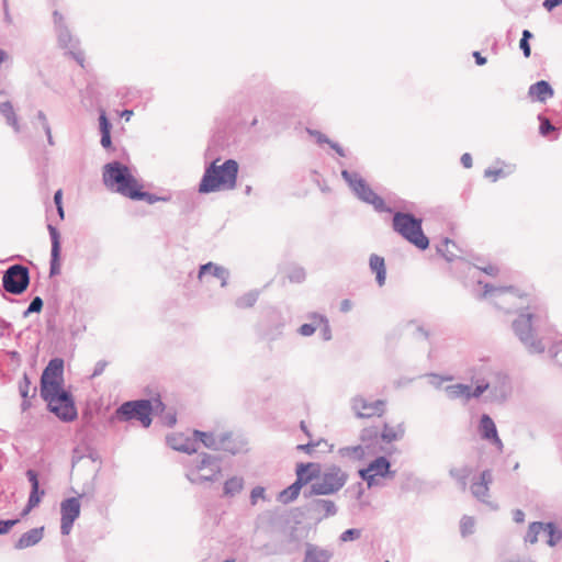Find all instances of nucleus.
<instances>
[{"instance_id": "nucleus-29", "label": "nucleus", "mask_w": 562, "mask_h": 562, "mask_svg": "<svg viewBox=\"0 0 562 562\" xmlns=\"http://www.w3.org/2000/svg\"><path fill=\"white\" fill-rule=\"evenodd\" d=\"M370 270L375 273V281L379 286H383L386 281V266L382 256L371 254L369 257Z\"/></svg>"}, {"instance_id": "nucleus-26", "label": "nucleus", "mask_w": 562, "mask_h": 562, "mask_svg": "<svg viewBox=\"0 0 562 562\" xmlns=\"http://www.w3.org/2000/svg\"><path fill=\"white\" fill-rule=\"evenodd\" d=\"M528 95L535 101L544 103L554 95V90L549 81L539 80L529 87Z\"/></svg>"}, {"instance_id": "nucleus-63", "label": "nucleus", "mask_w": 562, "mask_h": 562, "mask_svg": "<svg viewBox=\"0 0 562 562\" xmlns=\"http://www.w3.org/2000/svg\"><path fill=\"white\" fill-rule=\"evenodd\" d=\"M162 425L173 427L177 423V414L175 411H168L160 414Z\"/></svg>"}, {"instance_id": "nucleus-62", "label": "nucleus", "mask_w": 562, "mask_h": 562, "mask_svg": "<svg viewBox=\"0 0 562 562\" xmlns=\"http://www.w3.org/2000/svg\"><path fill=\"white\" fill-rule=\"evenodd\" d=\"M473 266L479 269L480 271L484 272L485 274L490 276V277H496L499 272V269L497 266L491 263V262H486L485 265L483 266H480V265H476V263H473Z\"/></svg>"}, {"instance_id": "nucleus-18", "label": "nucleus", "mask_w": 562, "mask_h": 562, "mask_svg": "<svg viewBox=\"0 0 562 562\" xmlns=\"http://www.w3.org/2000/svg\"><path fill=\"white\" fill-rule=\"evenodd\" d=\"M479 434L483 440L491 442L498 449L503 448V442L493 418L488 414H482L477 426Z\"/></svg>"}, {"instance_id": "nucleus-47", "label": "nucleus", "mask_w": 562, "mask_h": 562, "mask_svg": "<svg viewBox=\"0 0 562 562\" xmlns=\"http://www.w3.org/2000/svg\"><path fill=\"white\" fill-rule=\"evenodd\" d=\"M543 529V521H532L528 526V530L524 538L525 542L535 544L538 542V536Z\"/></svg>"}, {"instance_id": "nucleus-60", "label": "nucleus", "mask_w": 562, "mask_h": 562, "mask_svg": "<svg viewBox=\"0 0 562 562\" xmlns=\"http://www.w3.org/2000/svg\"><path fill=\"white\" fill-rule=\"evenodd\" d=\"M549 353L557 364L562 367V341L554 342L549 348Z\"/></svg>"}, {"instance_id": "nucleus-9", "label": "nucleus", "mask_w": 562, "mask_h": 562, "mask_svg": "<svg viewBox=\"0 0 562 562\" xmlns=\"http://www.w3.org/2000/svg\"><path fill=\"white\" fill-rule=\"evenodd\" d=\"M30 270L21 263L11 265L2 276L3 289L13 295L23 294L30 285Z\"/></svg>"}, {"instance_id": "nucleus-38", "label": "nucleus", "mask_w": 562, "mask_h": 562, "mask_svg": "<svg viewBox=\"0 0 562 562\" xmlns=\"http://www.w3.org/2000/svg\"><path fill=\"white\" fill-rule=\"evenodd\" d=\"M471 472H472V470L465 465L462 468H451L449 470V475L451 479H453L457 482L460 490L464 492L468 487V479H469Z\"/></svg>"}, {"instance_id": "nucleus-43", "label": "nucleus", "mask_w": 562, "mask_h": 562, "mask_svg": "<svg viewBox=\"0 0 562 562\" xmlns=\"http://www.w3.org/2000/svg\"><path fill=\"white\" fill-rule=\"evenodd\" d=\"M259 293L257 291H249L241 296L237 297L235 305L237 308L245 310L252 307L258 301Z\"/></svg>"}, {"instance_id": "nucleus-19", "label": "nucleus", "mask_w": 562, "mask_h": 562, "mask_svg": "<svg viewBox=\"0 0 562 562\" xmlns=\"http://www.w3.org/2000/svg\"><path fill=\"white\" fill-rule=\"evenodd\" d=\"M222 459L218 456L201 452L198 458L192 461L188 470L204 471L209 470L210 473H222L221 468Z\"/></svg>"}, {"instance_id": "nucleus-35", "label": "nucleus", "mask_w": 562, "mask_h": 562, "mask_svg": "<svg viewBox=\"0 0 562 562\" xmlns=\"http://www.w3.org/2000/svg\"><path fill=\"white\" fill-rule=\"evenodd\" d=\"M302 488L304 487L294 480L293 483L279 493L278 501L285 505L293 503L300 496Z\"/></svg>"}, {"instance_id": "nucleus-55", "label": "nucleus", "mask_w": 562, "mask_h": 562, "mask_svg": "<svg viewBox=\"0 0 562 562\" xmlns=\"http://www.w3.org/2000/svg\"><path fill=\"white\" fill-rule=\"evenodd\" d=\"M358 475L362 481L367 483L369 488L376 486L379 484L376 480L378 475L373 474L371 471L364 468L358 470Z\"/></svg>"}, {"instance_id": "nucleus-21", "label": "nucleus", "mask_w": 562, "mask_h": 562, "mask_svg": "<svg viewBox=\"0 0 562 562\" xmlns=\"http://www.w3.org/2000/svg\"><path fill=\"white\" fill-rule=\"evenodd\" d=\"M493 482L492 471L485 469L480 473L479 480L474 481L471 485L472 495L481 502H485L488 496L490 485Z\"/></svg>"}, {"instance_id": "nucleus-22", "label": "nucleus", "mask_w": 562, "mask_h": 562, "mask_svg": "<svg viewBox=\"0 0 562 562\" xmlns=\"http://www.w3.org/2000/svg\"><path fill=\"white\" fill-rule=\"evenodd\" d=\"M391 467V460L386 456H379L374 458L372 461H370L364 469L371 471L379 477L394 479L396 472L392 470Z\"/></svg>"}, {"instance_id": "nucleus-7", "label": "nucleus", "mask_w": 562, "mask_h": 562, "mask_svg": "<svg viewBox=\"0 0 562 562\" xmlns=\"http://www.w3.org/2000/svg\"><path fill=\"white\" fill-rule=\"evenodd\" d=\"M341 178L348 184L351 192L362 202L370 204L379 213H392L393 209L387 206L384 199L379 195L364 178L357 171L341 170Z\"/></svg>"}, {"instance_id": "nucleus-39", "label": "nucleus", "mask_w": 562, "mask_h": 562, "mask_svg": "<svg viewBox=\"0 0 562 562\" xmlns=\"http://www.w3.org/2000/svg\"><path fill=\"white\" fill-rule=\"evenodd\" d=\"M338 453L342 458L347 457L355 461H362L367 456L366 447L362 445L341 447L339 448Z\"/></svg>"}, {"instance_id": "nucleus-30", "label": "nucleus", "mask_w": 562, "mask_h": 562, "mask_svg": "<svg viewBox=\"0 0 562 562\" xmlns=\"http://www.w3.org/2000/svg\"><path fill=\"white\" fill-rule=\"evenodd\" d=\"M245 486V480L239 475H232L223 483V493L221 497L223 498H233L241 491Z\"/></svg>"}, {"instance_id": "nucleus-54", "label": "nucleus", "mask_w": 562, "mask_h": 562, "mask_svg": "<svg viewBox=\"0 0 562 562\" xmlns=\"http://www.w3.org/2000/svg\"><path fill=\"white\" fill-rule=\"evenodd\" d=\"M491 385L488 384V381H485L484 379L476 381L475 386H471V398H479L481 397L486 391L490 392Z\"/></svg>"}, {"instance_id": "nucleus-4", "label": "nucleus", "mask_w": 562, "mask_h": 562, "mask_svg": "<svg viewBox=\"0 0 562 562\" xmlns=\"http://www.w3.org/2000/svg\"><path fill=\"white\" fill-rule=\"evenodd\" d=\"M392 229L420 251L429 248L430 240L423 229V218L412 212H392Z\"/></svg>"}, {"instance_id": "nucleus-57", "label": "nucleus", "mask_w": 562, "mask_h": 562, "mask_svg": "<svg viewBox=\"0 0 562 562\" xmlns=\"http://www.w3.org/2000/svg\"><path fill=\"white\" fill-rule=\"evenodd\" d=\"M452 245L453 247H456V243L453 240H451L450 238L446 237L443 240H442V245L441 246H437V252L442 255V257L448 261V262H452L457 256L450 251H445L443 250V246L447 247L448 245Z\"/></svg>"}, {"instance_id": "nucleus-61", "label": "nucleus", "mask_w": 562, "mask_h": 562, "mask_svg": "<svg viewBox=\"0 0 562 562\" xmlns=\"http://www.w3.org/2000/svg\"><path fill=\"white\" fill-rule=\"evenodd\" d=\"M18 524H20V518L0 519V536L8 535Z\"/></svg>"}, {"instance_id": "nucleus-53", "label": "nucleus", "mask_w": 562, "mask_h": 562, "mask_svg": "<svg viewBox=\"0 0 562 562\" xmlns=\"http://www.w3.org/2000/svg\"><path fill=\"white\" fill-rule=\"evenodd\" d=\"M474 519L473 517L464 515L460 521V532L462 537L470 536L474 532Z\"/></svg>"}, {"instance_id": "nucleus-51", "label": "nucleus", "mask_w": 562, "mask_h": 562, "mask_svg": "<svg viewBox=\"0 0 562 562\" xmlns=\"http://www.w3.org/2000/svg\"><path fill=\"white\" fill-rule=\"evenodd\" d=\"M380 439L385 443H391L393 441L400 440L395 429L391 427L387 423L383 425V429L380 432Z\"/></svg>"}, {"instance_id": "nucleus-45", "label": "nucleus", "mask_w": 562, "mask_h": 562, "mask_svg": "<svg viewBox=\"0 0 562 562\" xmlns=\"http://www.w3.org/2000/svg\"><path fill=\"white\" fill-rule=\"evenodd\" d=\"M32 381L26 372L23 373L21 381L19 382V393L22 398H33L36 396L37 389L34 386L32 394L30 395Z\"/></svg>"}, {"instance_id": "nucleus-1", "label": "nucleus", "mask_w": 562, "mask_h": 562, "mask_svg": "<svg viewBox=\"0 0 562 562\" xmlns=\"http://www.w3.org/2000/svg\"><path fill=\"white\" fill-rule=\"evenodd\" d=\"M482 296L494 299V304L506 313L521 310L512 322L515 336L530 353H542L546 350V345L540 337L544 318L540 314L531 312L529 306L524 308L522 305L526 302H515L516 300H525L527 296L525 292L514 285L494 286L491 283H485Z\"/></svg>"}, {"instance_id": "nucleus-64", "label": "nucleus", "mask_w": 562, "mask_h": 562, "mask_svg": "<svg viewBox=\"0 0 562 562\" xmlns=\"http://www.w3.org/2000/svg\"><path fill=\"white\" fill-rule=\"evenodd\" d=\"M317 329V325L313 323H304L297 328V333L303 337L312 336Z\"/></svg>"}, {"instance_id": "nucleus-20", "label": "nucleus", "mask_w": 562, "mask_h": 562, "mask_svg": "<svg viewBox=\"0 0 562 562\" xmlns=\"http://www.w3.org/2000/svg\"><path fill=\"white\" fill-rule=\"evenodd\" d=\"M45 527H35L24 533L13 543L15 550H24L40 543L44 538Z\"/></svg>"}, {"instance_id": "nucleus-8", "label": "nucleus", "mask_w": 562, "mask_h": 562, "mask_svg": "<svg viewBox=\"0 0 562 562\" xmlns=\"http://www.w3.org/2000/svg\"><path fill=\"white\" fill-rule=\"evenodd\" d=\"M130 420H138L144 428H148L153 423L150 400L126 401L110 417V423Z\"/></svg>"}, {"instance_id": "nucleus-11", "label": "nucleus", "mask_w": 562, "mask_h": 562, "mask_svg": "<svg viewBox=\"0 0 562 562\" xmlns=\"http://www.w3.org/2000/svg\"><path fill=\"white\" fill-rule=\"evenodd\" d=\"M302 510L308 512V519L321 522L337 514L338 507L334 501L327 498H311Z\"/></svg>"}, {"instance_id": "nucleus-31", "label": "nucleus", "mask_w": 562, "mask_h": 562, "mask_svg": "<svg viewBox=\"0 0 562 562\" xmlns=\"http://www.w3.org/2000/svg\"><path fill=\"white\" fill-rule=\"evenodd\" d=\"M192 436L195 441V447H198V442H201L207 449L220 451V435L216 436L213 431L194 429Z\"/></svg>"}, {"instance_id": "nucleus-12", "label": "nucleus", "mask_w": 562, "mask_h": 562, "mask_svg": "<svg viewBox=\"0 0 562 562\" xmlns=\"http://www.w3.org/2000/svg\"><path fill=\"white\" fill-rule=\"evenodd\" d=\"M385 400L368 402L361 395L351 398V409L358 418H370L372 416L381 417L385 413Z\"/></svg>"}, {"instance_id": "nucleus-33", "label": "nucleus", "mask_w": 562, "mask_h": 562, "mask_svg": "<svg viewBox=\"0 0 562 562\" xmlns=\"http://www.w3.org/2000/svg\"><path fill=\"white\" fill-rule=\"evenodd\" d=\"M538 121L539 134L542 137H546L550 140H555L559 138L560 132L558 127H555L547 116L540 113L538 114Z\"/></svg>"}, {"instance_id": "nucleus-14", "label": "nucleus", "mask_w": 562, "mask_h": 562, "mask_svg": "<svg viewBox=\"0 0 562 562\" xmlns=\"http://www.w3.org/2000/svg\"><path fill=\"white\" fill-rule=\"evenodd\" d=\"M47 231L52 243L49 259V277L59 276L61 272V236L58 228L48 223Z\"/></svg>"}, {"instance_id": "nucleus-34", "label": "nucleus", "mask_w": 562, "mask_h": 562, "mask_svg": "<svg viewBox=\"0 0 562 562\" xmlns=\"http://www.w3.org/2000/svg\"><path fill=\"white\" fill-rule=\"evenodd\" d=\"M543 532L548 539L547 544L551 548L555 547L562 540V530L554 521H543Z\"/></svg>"}, {"instance_id": "nucleus-50", "label": "nucleus", "mask_w": 562, "mask_h": 562, "mask_svg": "<svg viewBox=\"0 0 562 562\" xmlns=\"http://www.w3.org/2000/svg\"><path fill=\"white\" fill-rule=\"evenodd\" d=\"M514 169H515L514 166H509L507 169H504V168H496V169L487 168L484 171V177L485 178H490L493 182H496L501 178L508 177L510 173H513Z\"/></svg>"}, {"instance_id": "nucleus-42", "label": "nucleus", "mask_w": 562, "mask_h": 562, "mask_svg": "<svg viewBox=\"0 0 562 562\" xmlns=\"http://www.w3.org/2000/svg\"><path fill=\"white\" fill-rule=\"evenodd\" d=\"M99 116H98V128L100 136L104 135H111L113 125L111 120L109 119L106 111L103 108H100L98 110Z\"/></svg>"}, {"instance_id": "nucleus-3", "label": "nucleus", "mask_w": 562, "mask_h": 562, "mask_svg": "<svg viewBox=\"0 0 562 562\" xmlns=\"http://www.w3.org/2000/svg\"><path fill=\"white\" fill-rule=\"evenodd\" d=\"M205 166L202 178L198 184V192L209 194L222 190H233L236 188L239 165L237 160L229 158L222 165L217 162L220 157H215L213 148L209 146L205 150Z\"/></svg>"}, {"instance_id": "nucleus-17", "label": "nucleus", "mask_w": 562, "mask_h": 562, "mask_svg": "<svg viewBox=\"0 0 562 562\" xmlns=\"http://www.w3.org/2000/svg\"><path fill=\"white\" fill-rule=\"evenodd\" d=\"M220 451L228 452L233 456L248 451V440L240 434L226 431L220 434Z\"/></svg>"}, {"instance_id": "nucleus-52", "label": "nucleus", "mask_w": 562, "mask_h": 562, "mask_svg": "<svg viewBox=\"0 0 562 562\" xmlns=\"http://www.w3.org/2000/svg\"><path fill=\"white\" fill-rule=\"evenodd\" d=\"M44 307V301L41 296H34L26 310L23 312V317H29L33 313H41Z\"/></svg>"}, {"instance_id": "nucleus-36", "label": "nucleus", "mask_w": 562, "mask_h": 562, "mask_svg": "<svg viewBox=\"0 0 562 562\" xmlns=\"http://www.w3.org/2000/svg\"><path fill=\"white\" fill-rule=\"evenodd\" d=\"M246 89V93L248 95L256 97L257 94L269 92L270 85L267 82L265 77L256 76L248 82Z\"/></svg>"}, {"instance_id": "nucleus-56", "label": "nucleus", "mask_w": 562, "mask_h": 562, "mask_svg": "<svg viewBox=\"0 0 562 562\" xmlns=\"http://www.w3.org/2000/svg\"><path fill=\"white\" fill-rule=\"evenodd\" d=\"M288 278L292 283H302L306 279V272L302 267H294L289 271Z\"/></svg>"}, {"instance_id": "nucleus-16", "label": "nucleus", "mask_w": 562, "mask_h": 562, "mask_svg": "<svg viewBox=\"0 0 562 562\" xmlns=\"http://www.w3.org/2000/svg\"><path fill=\"white\" fill-rule=\"evenodd\" d=\"M294 472L295 481L307 488L321 477L322 464L319 462H297Z\"/></svg>"}, {"instance_id": "nucleus-5", "label": "nucleus", "mask_w": 562, "mask_h": 562, "mask_svg": "<svg viewBox=\"0 0 562 562\" xmlns=\"http://www.w3.org/2000/svg\"><path fill=\"white\" fill-rule=\"evenodd\" d=\"M348 479L349 474L337 464L322 467L321 477L304 488L303 497L308 499L314 496L334 495L346 485Z\"/></svg>"}, {"instance_id": "nucleus-32", "label": "nucleus", "mask_w": 562, "mask_h": 562, "mask_svg": "<svg viewBox=\"0 0 562 562\" xmlns=\"http://www.w3.org/2000/svg\"><path fill=\"white\" fill-rule=\"evenodd\" d=\"M470 391L471 385L464 383L451 384L445 387L446 395L449 400L463 398L468 402L471 400Z\"/></svg>"}, {"instance_id": "nucleus-44", "label": "nucleus", "mask_w": 562, "mask_h": 562, "mask_svg": "<svg viewBox=\"0 0 562 562\" xmlns=\"http://www.w3.org/2000/svg\"><path fill=\"white\" fill-rule=\"evenodd\" d=\"M130 199L133 201H145L148 204L158 202V195L148 191H144L142 184L139 183L137 184L136 189L133 190L132 196Z\"/></svg>"}, {"instance_id": "nucleus-49", "label": "nucleus", "mask_w": 562, "mask_h": 562, "mask_svg": "<svg viewBox=\"0 0 562 562\" xmlns=\"http://www.w3.org/2000/svg\"><path fill=\"white\" fill-rule=\"evenodd\" d=\"M103 535L101 531L87 530L80 535V544L87 549L92 548L97 540H101Z\"/></svg>"}, {"instance_id": "nucleus-40", "label": "nucleus", "mask_w": 562, "mask_h": 562, "mask_svg": "<svg viewBox=\"0 0 562 562\" xmlns=\"http://www.w3.org/2000/svg\"><path fill=\"white\" fill-rule=\"evenodd\" d=\"M0 113L5 117L7 124L12 126L15 132L20 131L18 116L13 110V105L10 101L0 103Z\"/></svg>"}, {"instance_id": "nucleus-28", "label": "nucleus", "mask_w": 562, "mask_h": 562, "mask_svg": "<svg viewBox=\"0 0 562 562\" xmlns=\"http://www.w3.org/2000/svg\"><path fill=\"white\" fill-rule=\"evenodd\" d=\"M270 315L271 321L273 323L270 326H268V328H266L263 337L268 341H276L282 337L285 322L281 317V315L276 311H272Z\"/></svg>"}, {"instance_id": "nucleus-59", "label": "nucleus", "mask_w": 562, "mask_h": 562, "mask_svg": "<svg viewBox=\"0 0 562 562\" xmlns=\"http://www.w3.org/2000/svg\"><path fill=\"white\" fill-rule=\"evenodd\" d=\"M361 537V529L358 528H349L340 533L339 540L341 542L355 541Z\"/></svg>"}, {"instance_id": "nucleus-48", "label": "nucleus", "mask_w": 562, "mask_h": 562, "mask_svg": "<svg viewBox=\"0 0 562 562\" xmlns=\"http://www.w3.org/2000/svg\"><path fill=\"white\" fill-rule=\"evenodd\" d=\"M380 439V431L378 427H366L360 432V440L363 443H367V448L370 447V445H373Z\"/></svg>"}, {"instance_id": "nucleus-15", "label": "nucleus", "mask_w": 562, "mask_h": 562, "mask_svg": "<svg viewBox=\"0 0 562 562\" xmlns=\"http://www.w3.org/2000/svg\"><path fill=\"white\" fill-rule=\"evenodd\" d=\"M54 27L57 35L58 45L65 49H77L79 45L78 38L74 37L64 15L55 10L53 12Z\"/></svg>"}, {"instance_id": "nucleus-24", "label": "nucleus", "mask_w": 562, "mask_h": 562, "mask_svg": "<svg viewBox=\"0 0 562 562\" xmlns=\"http://www.w3.org/2000/svg\"><path fill=\"white\" fill-rule=\"evenodd\" d=\"M167 445L176 451L183 452L187 454H192L198 451V447H195V441L192 438L184 437L183 435H172L167 436Z\"/></svg>"}, {"instance_id": "nucleus-23", "label": "nucleus", "mask_w": 562, "mask_h": 562, "mask_svg": "<svg viewBox=\"0 0 562 562\" xmlns=\"http://www.w3.org/2000/svg\"><path fill=\"white\" fill-rule=\"evenodd\" d=\"M212 274L221 280V286L225 288L228 283L229 271L223 266H218L212 261L203 263L199 267L198 279L201 281L205 274Z\"/></svg>"}, {"instance_id": "nucleus-46", "label": "nucleus", "mask_w": 562, "mask_h": 562, "mask_svg": "<svg viewBox=\"0 0 562 562\" xmlns=\"http://www.w3.org/2000/svg\"><path fill=\"white\" fill-rule=\"evenodd\" d=\"M310 317L314 321L318 319L319 324L322 325L321 336L323 340L329 341L333 338V335L328 318L325 315L318 313H313Z\"/></svg>"}, {"instance_id": "nucleus-13", "label": "nucleus", "mask_w": 562, "mask_h": 562, "mask_svg": "<svg viewBox=\"0 0 562 562\" xmlns=\"http://www.w3.org/2000/svg\"><path fill=\"white\" fill-rule=\"evenodd\" d=\"M488 384L491 385L488 397L492 402L504 403L512 394V380L504 372H495Z\"/></svg>"}, {"instance_id": "nucleus-10", "label": "nucleus", "mask_w": 562, "mask_h": 562, "mask_svg": "<svg viewBox=\"0 0 562 562\" xmlns=\"http://www.w3.org/2000/svg\"><path fill=\"white\" fill-rule=\"evenodd\" d=\"M83 494L78 496L67 497L60 503V533L68 536L74 527L75 521L80 516V498Z\"/></svg>"}, {"instance_id": "nucleus-6", "label": "nucleus", "mask_w": 562, "mask_h": 562, "mask_svg": "<svg viewBox=\"0 0 562 562\" xmlns=\"http://www.w3.org/2000/svg\"><path fill=\"white\" fill-rule=\"evenodd\" d=\"M102 180L110 191L120 193L128 199L138 184L130 168L117 160L110 161L103 166Z\"/></svg>"}, {"instance_id": "nucleus-27", "label": "nucleus", "mask_w": 562, "mask_h": 562, "mask_svg": "<svg viewBox=\"0 0 562 562\" xmlns=\"http://www.w3.org/2000/svg\"><path fill=\"white\" fill-rule=\"evenodd\" d=\"M25 475L31 485V491L27 499L36 505H40L46 492L44 488L41 487L38 473L33 469H29L26 470Z\"/></svg>"}, {"instance_id": "nucleus-25", "label": "nucleus", "mask_w": 562, "mask_h": 562, "mask_svg": "<svg viewBox=\"0 0 562 562\" xmlns=\"http://www.w3.org/2000/svg\"><path fill=\"white\" fill-rule=\"evenodd\" d=\"M305 553L303 562H330L333 551L321 548L314 543L305 542Z\"/></svg>"}, {"instance_id": "nucleus-2", "label": "nucleus", "mask_w": 562, "mask_h": 562, "mask_svg": "<svg viewBox=\"0 0 562 562\" xmlns=\"http://www.w3.org/2000/svg\"><path fill=\"white\" fill-rule=\"evenodd\" d=\"M65 361L63 358H52L44 368L40 379V395L47 404V411L64 423L78 418L75 397L64 386Z\"/></svg>"}, {"instance_id": "nucleus-58", "label": "nucleus", "mask_w": 562, "mask_h": 562, "mask_svg": "<svg viewBox=\"0 0 562 562\" xmlns=\"http://www.w3.org/2000/svg\"><path fill=\"white\" fill-rule=\"evenodd\" d=\"M258 499L268 501L266 496V488L263 486H255L250 491L249 501L252 506H255L258 503Z\"/></svg>"}, {"instance_id": "nucleus-41", "label": "nucleus", "mask_w": 562, "mask_h": 562, "mask_svg": "<svg viewBox=\"0 0 562 562\" xmlns=\"http://www.w3.org/2000/svg\"><path fill=\"white\" fill-rule=\"evenodd\" d=\"M322 445H326L328 447V451H333L334 445L329 443L326 439H318L316 441L310 440L307 443H301L296 446V450L307 453L308 456L314 454V450Z\"/></svg>"}, {"instance_id": "nucleus-37", "label": "nucleus", "mask_w": 562, "mask_h": 562, "mask_svg": "<svg viewBox=\"0 0 562 562\" xmlns=\"http://www.w3.org/2000/svg\"><path fill=\"white\" fill-rule=\"evenodd\" d=\"M221 474L222 473H214V472L209 473V474H202L201 471L188 470L186 473V477L190 483L201 485L206 482L217 481Z\"/></svg>"}]
</instances>
